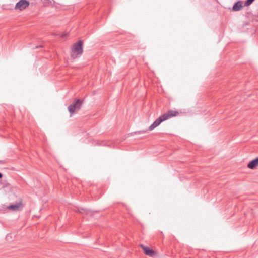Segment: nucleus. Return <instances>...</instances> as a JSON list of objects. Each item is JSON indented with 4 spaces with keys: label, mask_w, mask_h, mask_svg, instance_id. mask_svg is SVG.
Masks as SVG:
<instances>
[{
    "label": "nucleus",
    "mask_w": 258,
    "mask_h": 258,
    "mask_svg": "<svg viewBox=\"0 0 258 258\" xmlns=\"http://www.w3.org/2000/svg\"><path fill=\"white\" fill-rule=\"evenodd\" d=\"M177 111L169 110L167 113H164L162 115L159 116L155 121L149 126V130L152 131L155 127L158 126L162 122L168 119L169 118L176 116L178 114Z\"/></svg>",
    "instance_id": "f257e3e1"
},
{
    "label": "nucleus",
    "mask_w": 258,
    "mask_h": 258,
    "mask_svg": "<svg viewBox=\"0 0 258 258\" xmlns=\"http://www.w3.org/2000/svg\"><path fill=\"white\" fill-rule=\"evenodd\" d=\"M4 162L2 160H0V164H3Z\"/></svg>",
    "instance_id": "dca6fc26"
},
{
    "label": "nucleus",
    "mask_w": 258,
    "mask_h": 258,
    "mask_svg": "<svg viewBox=\"0 0 258 258\" xmlns=\"http://www.w3.org/2000/svg\"><path fill=\"white\" fill-rule=\"evenodd\" d=\"M141 246L144 250V253H145L146 255L150 256H152V257H153L155 255V252L153 250L150 249L148 247L145 246L143 245H141Z\"/></svg>",
    "instance_id": "423d86ee"
},
{
    "label": "nucleus",
    "mask_w": 258,
    "mask_h": 258,
    "mask_svg": "<svg viewBox=\"0 0 258 258\" xmlns=\"http://www.w3.org/2000/svg\"><path fill=\"white\" fill-rule=\"evenodd\" d=\"M7 185H8V183L5 182L4 184V185H3V187H6L7 186Z\"/></svg>",
    "instance_id": "ddd939ff"
},
{
    "label": "nucleus",
    "mask_w": 258,
    "mask_h": 258,
    "mask_svg": "<svg viewBox=\"0 0 258 258\" xmlns=\"http://www.w3.org/2000/svg\"><path fill=\"white\" fill-rule=\"evenodd\" d=\"M83 44L82 40H79L78 42L75 43L71 48V57L75 59L78 56H80L83 53Z\"/></svg>",
    "instance_id": "f03ea898"
},
{
    "label": "nucleus",
    "mask_w": 258,
    "mask_h": 258,
    "mask_svg": "<svg viewBox=\"0 0 258 258\" xmlns=\"http://www.w3.org/2000/svg\"><path fill=\"white\" fill-rule=\"evenodd\" d=\"M67 35V34H63L61 35V37H64Z\"/></svg>",
    "instance_id": "4468645a"
},
{
    "label": "nucleus",
    "mask_w": 258,
    "mask_h": 258,
    "mask_svg": "<svg viewBox=\"0 0 258 258\" xmlns=\"http://www.w3.org/2000/svg\"><path fill=\"white\" fill-rule=\"evenodd\" d=\"M78 211L81 213H88V210L83 208H79Z\"/></svg>",
    "instance_id": "9d476101"
},
{
    "label": "nucleus",
    "mask_w": 258,
    "mask_h": 258,
    "mask_svg": "<svg viewBox=\"0 0 258 258\" xmlns=\"http://www.w3.org/2000/svg\"><path fill=\"white\" fill-rule=\"evenodd\" d=\"M23 205L21 202L17 203L16 204L11 205L8 207V209L14 211H18L21 210Z\"/></svg>",
    "instance_id": "0eeeda50"
},
{
    "label": "nucleus",
    "mask_w": 258,
    "mask_h": 258,
    "mask_svg": "<svg viewBox=\"0 0 258 258\" xmlns=\"http://www.w3.org/2000/svg\"><path fill=\"white\" fill-rule=\"evenodd\" d=\"M254 0H246L244 6H248L250 5Z\"/></svg>",
    "instance_id": "1a4fd4ad"
},
{
    "label": "nucleus",
    "mask_w": 258,
    "mask_h": 258,
    "mask_svg": "<svg viewBox=\"0 0 258 258\" xmlns=\"http://www.w3.org/2000/svg\"><path fill=\"white\" fill-rule=\"evenodd\" d=\"M243 1L239 0L234 4L232 7V11H239L243 8Z\"/></svg>",
    "instance_id": "39448f33"
},
{
    "label": "nucleus",
    "mask_w": 258,
    "mask_h": 258,
    "mask_svg": "<svg viewBox=\"0 0 258 258\" xmlns=\"http://www.w3.org/2000/svg\"><path fill=\"white\" fill-rule=\"evenodd\" d=\"M42 47H43L42 45H38V46H35V48L37 49V48H41Z\"/></svg>",
    "instance_id": "f8f14e48"
},
{
    "label": "nucleus",
    "mask_w": 258,
    "mask_h": 258,
    "mask_svg": "<svg viewBox=\"0 0 258 258\" xmlns=\"http://www.w3.org/2000/svg\"><path fill=\"white\" fill-rule=\"evenodd\" d=\"M82 101L80 99H75V101L68 107V111L70 116L78 112L81 108Z\"/></svg>",
    "instance_id": "7ed1b4c3"
},
{
    "label": "nucleus",
    "mask_w": 258,
    "mask_h": 258,
    "mask_svg": "<svg viewBox=\"0 0 258 258\" xmlns=\"http://www.w3.org/2000/svg\"><path fill=\"white\" fill-rule=\"evenodd\" d=\"M146 133V131L145 130H142V131H139L134 132L135 134H143Z\"/></svg>",
    "instance_id": "9b49d317"
},
{
    "label": "nucleus",
    "mask_w": 258,
    "mask_h": 258,
    "mask_svg": "<svg viewBox=\"0 0 258 258\" xmlns=\"http://www.w3.org/2000/svg\"><path fill=\"white\" fill-rule=\"evenodd\" d=\"M258 165V157L251 160L247 165V167L249 169H253Z\"/></svg>",
    "instance_id": "6e6552de"
},
{
    "label": "nucleus",
    "mask_w": 258,
    "mask_h": 258,
    "mask_svg": "<svg viewBox=\"0 0 258 258\" xmlns=\"http://www.w3.org/2000/svg\"><path fill=\"white\" fill-rule=\"evenodd\" d=\"M3 174L2 173L0 172V179L2 178L3 177Z\"/></svg>",
    "instance_id": "2eb2a0df"
},
{
    "label": "nucleus",
    "mask_w": 258,
    "mask_h": 258,
    "mask_svg": "<svg viewBox=\"0 0 258 258\" xmlns=\"http://www.w3.org/2000/svg\"><path fill=\"white\" fill-rule=\"evenodd\" d=\"M30 3L27 0H20L15 6V10L23 11L29 7Z\"/></svg>",
    "instance_id": "20e7f679"
}]
</instances>
